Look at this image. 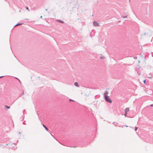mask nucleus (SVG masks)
<instances>
[{"label": "nucleus", "mask_w": 153, "mask_h": 153, "mask_svg": "<svg viewBox=\"0 0 153 153\" xmlns=\"http://www.w3.org/2000/svg\"><path fill=\"white\" fill-rule=\"evenodd\" d=\"M153 40V37L151 40V41H152V40Z\"/></svg>", "instance_id": "21"}, {"label": "nucleus", "mask_w": 153, "mask_h": 153, "mask_svg": "<svg viewBox=\"0 0 153 153\" xmlns=\"http://www.w3.org/2000/svg\"><path fill=\"white\" fill-rule=\"evenodd\" d=\"M45 10H46V11H47V9H46Z\"/></svg>", "instance_id": "26"}, {"label": "nucleus", "mask_w": 153, "mask_h": 153, "mask_svg": "<svg viewBox=\"0 0 153 153\" xmlns=\"http://www.w3.org/2000/svg\"><path fill=\"white\" fill-rule=\"evenodd\" d=\"M143 83L144 84H145L146 83V80H144L143 81Z\"/></svg>", "instance_id": "14"}, {"label": "nucleus", "mask_w": 153, "mask_h": 153, "mask_svg": "<svg viewBox=\"0 0 153 153\" xmlns=\"http://www.w3.org/2000/svg\"><path fill=\"white\" fill-rule=\"evenodd\" d=\"M25 8H26V9L27 10H28V11H30V10L29 9V8H28V7H25Z\"/></svg>", "instance_id": "10"}, {"label": "nucleus", "mask_w": 153, "mask_h": 153, "mask_svg": "<svg viewBox=\"0 0 153 153\" xmlns=\"http://www.w3.org/2000/svg\"><path fill=\"white\" fill-rule=\"evenodd\" d=\"M42 16H40V18H42Z\"/></svg>", "instance_id": "24"}, {"label": "nucleus", "mask_w": 153, "mask_h": 153, "mask_svg": "<svg viewBox=\"0 0 153 153\" xmlns=\"http://www.w3.org/2000/svg\"><path fill=\"white\" fill-rule=\"evenodd\" d=\"M100 59H104V57H103V56H102V57H100Z\"/></svg>", "instance_id": "13"}, {"label": "nucleus", "mask_w": 153, "mask_h": 153, "mask_svg": "<svg viewBox=\"0 0 153 153\" xmlns=\"http://www.w3.org/2000/svg\"><path fill=\"white\" fill-rule=\"evenodd\" d=\"M150 106L151 107H153V104H151L150 105Z\"/></svg>", "instance_id": "17"}, {"label": "nucleus", "mask_w": 153, "mask_h": 153, "mask_svg": "<svg viewBox=\"0 0 153 153\" xmlns=\"http://www.w3.org/2000/svg\"><path fill=\"white\" fill-rule=\"evenodd\" d=\"M104 97L105 100L107 102H109V103H111L112 102V100L109 98L108 96H105Z\"/></svg>", "instance_id": "1"}, {"label": "nucleus", "mask_w": 153, "mask_h": 153, "mask_svg": "<svg viewBox=\"0 0 153 153\" xmlns=\"http://www.w3.org/2000/svg\"><path fill=\"white\" fill-rule=\"evenodd\" d=\"M137 128H137V127H135V129H135V131H136V130H137Z\"/></svg>", "instance_id": "12"}, {"label": "nucleus", "mask_w": 153, "mask_h": 153, "mask_svg": "<svg viewBox=\"0 0 153 153\" xmlns=\"http://www.w3.org/2000/svg\"><path fill=\"white\" fill-rule=\"evenodd\" d=\"M19 134H21V133L20 132H19Z\"/></svg>", "instance_id": "25"}, {"label": "nucleus", "mask_w": 153, "mask_h": 153, "mask_svg": "<svg viewBox=\"0 0 153 153\" xmlns=\"http://www.w3.org/2000/svg\"><path fill=\"white\" fill-rule=\"evenodd\" d=\"M23 24V23H18V24H16V25H15L14 27H15L18 25H22Z\"/></svg>", "instance_id": "8"}, {"label": "nucleus", "mask_w": 153, "mask_h": 153, "mask_svg": "<svg viewBox=\"0 0 153 153\" xmlns=\"http://www.w3.org/2000/svg\"><path fill=\"white\" fill-rule=\"evenodd\" d=\"M69 101L70 102H71V101H74V100H71V99H70L69 100Z\"/></svg>", "instance_id": "11"}, {"label": "nucleus", "mask_w": 153, "mask_h": 153, "mask_svg": "<svg viewBox=\"0 0 153 153\" xmlns=\"http://www.w3.org/2000/svg\"><path fill=\"white\" fill-rule=\"evenodd\" d=\"M6 108H7V109H9L10 108V106H8L7 105H5L4 106Z\"/></svg>", "instance_id": "9"}, {"label": "nucleus", "mask_w": 153, "mask_h": 153, "mask_svg": "<svg viewBox=\"0 0 153 153\" xmlns=\"http://www.w3.org/2000/svg\"><path fill=\"white\" fill-rule=\"evenodd\" d=\"M93 24L94 26H99V24L95 21L93 22Z\"/></svg>", "instance_id": "2"}, {"label": "nucleus", "mask_w": 153, "mask_h": 153, "mask_svg": "<svg viewBox=\"0 0 153 153\" xmlns=\"http://www.w3.org/2000/svg\"><path fill=\"white\" fill-rule=\"evenodd\" d=\"M137 58V57H134V59H136Z\"/></svg>", "instance_id": "20"}, {"label": "nucleus", "mask_w": 153, "mask_h": 153, "mask_svg": "<svg viewBox=\"0 0 153 153\" xmlns=\"http://www.w3.org/2000/svg\"><path fill=\"white\" fill-rule=\"evenodd\" d=\"M74 85L75 86H76V87H79V85H78V83L77 82H75L74 83Z\"/></svg>", "instance_id": "7"}, {"label": "nucleus", "mask_w": 153, "mask_h": 153, "mask_svg": "<svg viewBox=\"0 0 153 153\" xmlns=\"http://www.w3.org/2000/svg\"><path fill=\"white\" fill-rule=\"evenodd\" d=\"M144 35H146V33H144Z\"/></svg>", "instance_id": "22"}, {"label": "nucleus", "mask_w": 153, "mask_h": 153, "mask_svg": "<svg viewBox=\"0 0 153 153\" xmlns=\"http://www.w3.org/2000/svg\"><path fill=\"white\" fill-rule=\"evenodd\" d=\"M126 126V127H128V126Z\"/></svg>", "instance_id": "27"}, {"label": "nucleus", "mask_w": 153, "mask_h": 153, "mask_svg": "<svg viewBox=\"0 0 153 153\" xmlns=\"http://www.w3.org/2000/svg\"><path fill=\"white\" fill-rule=\"evenodd\" d=\"M127 114V113H125L124 116L126 117Z\"/></svg>", "instance_id": "15"}, {"label": "nucleus", "mask_w": 153, "mask_h": 153, "mask_svg": "<svg viewBox=\"0 0 153 153\" xmlns=\"http://www.w3.org/2000/svg\"><path fill=\"white\" fill-rule=\"evenodd\" d=\"M108 92L107 91H105V93H104V97H105V96H107V95L108 94Z\"/></svg>", "instance_id": "6"}, {"label": "nucleus", "mask_w": 153, "mask_h": 153, "mask_svg": "<svg viewBox=\"0 0 153 153\" xmlns=\"http://www.w3.org/2000/svg\"><path fill=\"white\" fill-rule=\"evenodd\" d=\"M123 18H127V16H123Z\"/></svg>", "instance_id": "16"}, {"label": "nucleus", "mask_w": 153, "mask_h": 153, "mask_svg": "<svg viewBox=\"0 0 153 153\" xmlns=\"http://www.w3.org/2000/svg\"><path fill=\"white\" fill-rule=\"evenodd\" d=\"M129 111V108H127L125 109L124 112L125 113H127V112H128Z\"/></svg>", "instance_id": "4"}, {"label": "nucleus", "mask_w": 153, "mask_h": 153, "mask_svg": "<svg viewBox=\"0 0 153 153\" xmlns=\"http://www.w3.org/2000/svg\"><path fill=\"white\" fill-rule=\"evenodd\" d=\"M44 127L45 128V129L48 131H49L47 127L43 123L42 124Z\"/></svg>", "instance_id": "3"}, {"label": "nucleus", "mask_w": 153, "mask_h": 153, "mask_svg": "<svg viewBox=\"0 0 153 153\" xmlns=\"http://www.w3.org/2000/svg\"><path fill=\"white\" fill-rule=\"evenodd\" d=\"M24 94V91L23 92V93H22V94Z\"/></svg>", "instance_id": "23"}, {"label": "nucleus", "mask_w": 153, "mask_h": 153, "mask_svg": "<svg viewBox=\"0 0 153 153\" xmlns=\"http://www.w3.org/2000/svg\"><path fill=\"white\" fill-rule=\"evenodd\" d=\"M4 76H0V78H2V77H3Z\"/></svg>", "instance_id": "18"}, {"label": "nucleus", "mask_w": 153, "mask_h": 153, "mask_svg": "<svg viewBox=\"0 0 153 153\" xmlns=\"http://www.w3.org/2000/svg\"><path fill=\"white\" fill-rule=\"evenodd\" d=\"M57 22H58L59 23H64V22L62 21L61 20H56Z\"/></svg>", "instance_id": "5"}, {"label": "nucleus", "mask_w": 153, "mask_h": 153, "mask_svg": "<svg viewBox=\"0 0 153 153\" xmlns=\"http://www.w3.org/2000/svg\"><path fill=\"white\" fill-rule=\"evenodd\" d=\"M16 79H18L19 80V81L21 83V81H20V80L18 78H16Z\"/></svg>", "instance_id": "19"}]
</instances>
